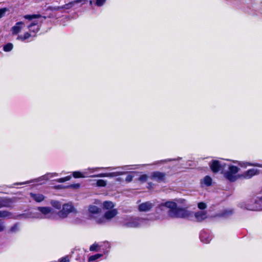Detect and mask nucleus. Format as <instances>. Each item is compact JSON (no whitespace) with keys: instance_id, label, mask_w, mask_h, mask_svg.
<instances>
[{"instance_id":"35","label":"nucleus","mask_w":262,"mask_h":262,"mask_svg":"<svg viewBox=\"0 0 262 262\" xmlns=\"http://www.w3.org/2000/svg\"><path fill=\"white\" fill-rule=\"evenodd\" d=\"M106 0H96V5L97 6L100 7L104 5Z\"/></svg>"},{"instance_id":"11","label":"nucleus","mask_w":262,"mask_h":262,"mask_svg":"<svg viewBox=\"0 0 262 262\" xmlns=\"http://www.w3.org/2000/svg\"><path fill=\"white\" fill-rule=\"evenodd\" d=\"M25 26V21H18L11 28L10 32L13 35H19V34L22 31Z\"/></svg>"},{"instance_id":"33","label":"nucleus","mask_w":262,"mask_h":262,"mask_svg":"<svg viewBox=\"0 0 262 262\" xmlns=\"http://www.w3.org/2000/svg\"><path fill=\"white\" fill-rule=\"evenodd\" d=\"M198 207L202 210H204L207 208V205L203 202H199L198 204Z\"/></svg>"},{"instance_id":"4","label":"nucleus","mask_w":262,"mask_h":262,"mask_svg":"<svg viewBox=\"0 0 262 262\" xmlns=\"http://www.w3.org/2000/svg\"><path fill=\"white\" fill-rule=\"evenodd\" d=\"M239 170V168L237 166L230 165L228 167V170L224 173V176L230 182H234L242 178L241 174H237Z\"/></svg>"},{"instance_id":"24","label":"nucleus","mask_w":262,"mask_h":262,"mask_svg":"<svg viewBox=\"0 0 262 262\" xmlns=\"http://www.w3.org/2000/svg\"><path fill=\"white\" fill-rule=\"evenodd\" d=\"M114 206V204L111 201H104L103 203V208L108 210L112 209Z\"/></svg>"},{"instance_id":"45","label":"nucleus","mask_w":262,"mask_h":262,"mask_svg":"<svg viewBox=\"0 0 262 262\" xmlns=\"http://www.w3.org/2000/svg\"><path fill=\"white\" fill-rule=\"evenodd\" d=\"M255 204H257L258 203V201L257 200H255Z\"/></svg>"},{"instance_id":"7","label":"nucleus","mask_w":262,"mask_h":262,"mask_svg":"<svg viewBox=\"0 0 262 262\" xmlns=\"http://www.w3.org/2000/svg\"><path fill=\"white\" fill-rule=\"evenodd\" d=\"M116 169L114 167H89L83 170L84 178H98L95 176L96 174H93L95 172L98 171L100 169H107L109 170H114Z\"/></svg>"},{"instance_id":"6","label":"nucleus","mask_w":262,"mask_h":262,"mask_svg":"<svg viewBox=\"0 0 262 262\" xmlns=\"http://www.w3.org/2000/svg\"><path fill=\"white\" fill-rule=\"evenodd\" d=\"M40 213L37 217L41 219H57V212L49 207H38L37 208Z\"/></svg>"},{"instance_id":"42","label":"nucleus","mask_w":262,"mask_h":262,"mask_svg":"<svg viewBox=\"0 0 262 262\" xmlns=\"http://www.w3.org/2000/svg\"><path fill=\"white\" fill-rule=\"evenodd\" d=\"M135 221H136V219H132V227H137V226L135 225Z\"/></svg>"},{"instance_id":"27","label":"nucleus","mask_w":262,"mask_h":262,"mask_svg":"<svg viewBox=\"0 0 262 262\" xmlns=\"http://www.w3.org/2000/svg\"><path fill=\"white\" fill-rule=\"evenodd\" d=\"M72 175L75 178H84L83 170L82 171H76L72 173Z\"/></svg>"},{"instance_id":"29","label":"nucleus","mask_w":262,"mask_h":262,"mask_svg":"<svg viewBox=\"0 0 262 262\" xmlns=\"http://www.w3.org/2000/svg\"><path fill=\"white\" fill-rule=\"evenodd\" d=\"M13 48V45L12 43H8L3 47V50L5 52L11 51Z\"/></svg>"},{"instance_id":"43","label":"nucleus","mask_w":262,"mask_h":262,"mask_svg":"<svg viewBox=\"0 0 262 262\" xmlns=\"http://www.w3.org/2000/svg\"><path fill=\"white\" fill-rule=\"evenodd\" d=\"M259 201L262 202V196L260 198H259Z\"/></svg>"},{"instance_id":"9","label":"nucleus","mask_w":262,"mask_h":262,"mask_svg":"<svg viewBox=\"0 0 262 262\" xmlns=\"http://www.w3.org/2000/svg\"><path fill=\"white\" fill-rule=\"evenodd\" d=\"M209 165L211 171L214 173H217L221 170L223 171L226 164L222 163L217 160H212L210 162Z\"/></svg>"},{"instance_id":"40","label":"nucleus","mask_w":262,"mask_h":262,"mask_svg":"<svg viewBox=\"0 0 262 262\" xmlns=\"http://www.w3.org/2000/svg\"><path fill=\"white\" fill-rule=\"evenodd\" d=\"M80 186L79 184H73L70 185L69 187L71 188H78Z\"/></svg>"},{"instance_id":"20","label":"nucleus","mask_w":262,"mask_h":262,"mask_svg":"<svg viewBox=\"0 0 262 262\" xmlns=\"http://www.w3.org/2000/svg\"><path fill=\"white\" fill-rule=\"evenodd\" d=\"M30 195L34 201L38 203L43 201L45 198V196L43 194L39 193H36L31 192L30 193Z\"/></svg>"},{"instance_id":"41","label":"nucleus","mask_w":262,"mask_h":262,"mask_svg":"<svg viewBox=\"0 0 262 262\" xmlns=\"http://www.w3.org/2000/svg\"><path fill=\"white\" fill-rule=\"evenodd\" d=\"M5 228L4 222L0 221V229H4Z\"/></svg>"},{"instance_id":"13","label":"nucleus","mask_w":262,"mask_h":262,"mask_svg":"<svg viewBox=\"0 0 262 262\" xmlns=\"http://www.w3.org/2000/svg\"><path fill=\"white\" fill-rule=\"evenodd\" d=\"M154 206V203L147 201L140 204L138 206V210L140 212H148L150 211Z\"/></svg>"},{"instance_id":"25","label":"nucleus","mask_w":262,"mask_h":262,"mask_svg":"<svg viewBox=\"0 0 262 262\" xmlns=\"http://www.w3.org/2000/svg\"><path fill=\"white\" fill-rule=\"evenodd\" d=\"M202 183H203L207 186H210L212 185V179L209 176H206L204 178Z\"/></svg>"},{"instance_id":"32","label":"nucleus","mask_w":262,"mask_h":262,"mask_svg":"<svg viewBox=\"0 0 262 262\" xmlns=\"http://www.w3.org/2000/svg\"><path fill=\"white\" fill-rule=\"evenodd\" d=\"M71 179V176H69L64 178H60L57 180H56V182L58 183H63L64 182L68 181L70 180Z\"/></svg>"},{"instance_id":"30","label":"nucleus","mask_w":262,"mask_h":262,"mask_svg":"<svg viewBox=\"0 0 262 262\" xmlns=\"http://www.w3.org/2000/svg\"><path fill=\"white\" fill-rule=\"evenodd\" d=\"M51 204L53 207L57 209H60L61 206V203L57 201H52Z\"/></svg>"},{"instance_id":"44","label":"nucleus","mask_w":262,"mask_h":262,"mask_svg":"<svg viewBox=\"0 0 262 262\" xmlns=\"http://www.w3.org/2000/svg\"><path fill=\"white\" fill-rule=\"evenodd\" d=\"M123 180V178H118L117 179V180Z\"/></svg>"},{"instance_id":"14","label":"nucleus","mask_w":262,"mask_h":262,"mask_svg":"<svg viewBox=\"0 0 262 262\" xmlns=\"http://www.w3.org/2000/svg\"><path fill=\"white\" fill-rule=\"evenodd\" d=\"M194 216L197 222H201L207 218V212L204 210L198 211L194 213Z\"/></svg>"},{"instance_id":"39","label":"nucleus","mask_w":262,"mask_h":262,"mask_svg":"<svg viewBox=\"0 0 262 262\" xmlns=\"http://www.w3.org/2000/svg\"><path fill=\"white\" fill-rule=\"evenodd\" d=\"M6 11V9H0V18L2 17Z\"/></svg>"},{"instance_id":"17","label":"nucleus","mask_w":262,"mask_h":262,"mask_svg":"<svg viewBox=\"0 0 262 262\" xmlns=\"http://www.w3.org/2000/svg\"><path fill=\"white\" fill-rule=\"evenodd\" d=\"M88 210L91 217H96L100 212L101 209L96 206L90 205Z\"/></svg>"},{"instance_id":"1","label":"nucleus","mask_w":262,"mask_h":262,"mask_svg":"<svg viewBox=\"0 0 262 262\" xmlns=\"http://www.w3.org/2000/svg\"><path fill=\"white\" fill-rule=\"evenodd\" d=\"M26 21L25 25H27L28 31L17 36L16 39L24 42H29L33 39L36 33L39 31L41 24L46 17L39 14L25 15L23 16Z\"/></svg>"},{"instance_id":"3","label":"nucleus","mask_w":262,"mask_h":262,"mask_svg":"<svg viewBox=\"0 0 262 262\" xmlns=\"http://www.w3.org/2000/svg\"><path fill=\"white\" fill-rule=\"evenodd\" d=\"M116 169H119L118 171L112 172H107V173H101L99 174H97L95 176L98 177L99 178H103V177H108V178H113L119 176H123L126 174V177H125V181L127 182H129L131 181V175L130 173L126 171L127 170H129V166H126L124 167H115ZM115 170V169H114Z\"/></svg>"},{"instance_id":"23","label":"nucleus","mask_w":262,"mask_h":262,"mask_svg":"<svg viewBox=\"0 0 262 262\" xmlns=\"http://www.w3.org/2000/svg\"><path fill=\"white\" fill-rule=\"evenodd\" d=\"M91 251L98 252L101 250V243H98L95 242L90 247Z\"/></svg>"},{"instance_id":"2","label":"nucleus","mask_w":262,"mask_h":262,"mask_svg":"<svg viewBox=\"0 0 262 262\" xmlns=\"http://www.w3.org/2000/svg\"><path fill=\"white\" fill-rule=\"evenodd\" d=\"M160 206H165L169 209V214L172 217L187 218L191 215V212L186 209L177 207L176 203L173 201H167L161 204Z\"/></svg>"},{"instance_id":"28","label":"nucleus","mask_w":262,"mask_h":262,"mask_svg":"<svg viewBox=\"0 0 262 262\" xmlns=\"http://www.w3.org/2000/svg\"><path fill=\"white\" fill-rule=\"evenodd\" d=\"M11 213L6 210H1L0 211V218L3 217H9L11 216Z\"/></svg>"},{"instance_id":"16","label":"nucleus","mask_w":262,"mask_h":262,"mask_svg":"<svg viewBox=\"0 0 262 262\" xmlns=\"http://www.w3.org/2000/svg\"><path fill=\"white\" fill-rule=\"evenodd\" d=\"M259 173V170L254 168H251L248 169L247 171L245 172L243 174H241L242 178L243 177L245 179H250L253 176Z\"/></svg>"},{"instance_id":"34","label":"nucleus","mask_w":262,"mask_h":262,"mask_svg":"<svg viewBox=\"0 0 262 262\" xmlns=\"http://www.w3.org/2000/svg\"><path fill=\"white\" fill-rule=\"evenodd\" d=\"M238 164L241 166V167H246L248 166H253L254 165V164L249 163V162H239L238 163Z\"/></svg>"},{"instance_id":"8","label":"nucleus","mask_w":262,"mask_h":262,"mask_svg":"<svg viewBox=\"0 0 262 262\" xmlns=\"http://www.w3.org/2000/svg\"><path fill=\"white\" fill-rule=\"evenodd\" d=\"M74 207L71 204H64L62 209L57 213V219L58 217L62 219L66 217L70 213L74 211Z\"/></svg>"},{"instance_id":"15","label":"nucleus","mask_w":262,"mask_h":262,"mask_svg":"<svg viewBox=\"0 0 262 262\" xmlns=\"http://www.w3.org/2000/svg\"><path fill=\"white\" fill-rule=\"evenodd\" d=\"M166 174L164 172L160 171H154L151 174V178L158 181L161 182L164 181Z\"/></svg>"},{"instance_id":"5","label":"nucleus","mask_w":262,"mask_h":262,"mask_svg":"<svg viewBox=\"0 0 262 262\" xmlns=\"http://www.w3.org/2000/svg\"><path fill=\"white\" fill-rule=\"evenodd\" d=\"M58 176V174L56 172L54 173H49L46 174H45L43 176H42L37 179H32L29 181H25L24 182H20V183H15L13 184V185L8 186V187L9 188H13L14 185H24V184H28L31 183H39V184H42V183H41V181H46L48 180H49L50 178H53L54 177H57Z\"/></svg>"},{"instance_id":"37","label":"nucleus","mask_w":262,"mask_h":262,"mask_svg":"<svg viewBox=\"0 0 262 262\" xmlns=\"http://www.w3.org/2000/svg\"><path fill=\"white\" fill-rule=\"evenodd\" d=\"M21 227L20 224L19 223H16L14 224L11 228V229H18Z\"/></svg>"},{"instance_id":"19","label":"nucleus","mask_w":262,"mask_h":262,"mask_svg":"<svg viewBox=\"0 0 262 262\" xmlns=\"http://www.w3.org/2000/svg\"><path fill=\"white\" fill-rule=\"evenodd\" d=\"M111 247V244L108 242H103L101 243V250L103 254L107 255Z\"/></svg>"},{"instance_id":"46","label":"nucleus","mask_w":262,"mask_h":262,"mask_svg":"<svg viewBox=\"0 0 262 262\" xmlns=\"http://www.w3.org/2000/svg\"><path fill=\"white\" fill-rule=\"evenodd\" d=\"M90 4H92V1H90Z\"/></svg>"},{"instance_id":"22","label":"nucleus","mask_w":262,"mask_h":262,"mask_svg":"<svg viewBox=\"0 0 262 262\" xmlns=\"http://www.w3.org/2000/svg\"><path fill=\"white\" fill-rule=\"evenodd\" d=\"M103 255V254H96L92 255L89 257L88 261L89 262H97Z\"/></svg>"},{"instance_id":"21","label":"nucleus","mask_w":262,"mask_h":262,"mask_svg":"<svg viewBox=\"0 0 262 262\" xmlns=\"http://www.w3.org/2000/svg\"><path fill=\"white\" fill-rule=\"evenodd\" d=\"M200 239L204 243H208L211 241V237L207 232L203 230L200 233Z\"/></svg>"},{"instance_id":"18","label":"nucleus","mask_w":262,"mask_h":262,"mask_svg":"<svg viewBox=\"0 0 262 262\" xmlns=\"http://www.w3.org/2000/svg\"><path fill=\"white\" fill-rule=\"evenodd\" d=\"M12 201L7 198H0V208H10L12 206Z\"/></svg>"},{"instance_id":"36","label":"nucleus","mask_w":262,"mask_h":262,"mask_svg":"<svg viewBox=\"0 0 262 262\" xmlns=\"http://www.w3.org/2000/svg\"><path fill=\"white\" fill-rule=\"evenodd\" d=\"M147 178L148 177L146 174H142L140 177L139 179L141 181L145 182L146 181H147Z\"/></svg>"},{"instance_id":"38","label":"nucleus","mask_w":262,"mask_h":262,"mask_svg":"<svg viewBox=\"0 0 262 262\" xmlns=\"http://www.w3.org/2000/svg\"><path fill=\"white\" fill-rule=\"evenodd\" d=\"M59 262H69V258L68 256H66L59 260Z\"/></svg>"},{"instance_id":"12","label":"nucleus","mask_w":262,"mask_h":262,"mask_svg":"<svg viewBox=\"0 0 262 262\" xmlns=\"http://www.w3.org/2000/svg\"><path fill=\"white\" fill-rule=\"evenodd\" d=\"M234 211L233 209H225L214 215L215 218H228L232 216Z\"/></svg>"},{"instance_id":"26","label":"nucleus","mask_w":262,"mask_h":262,"mask_svg":"<svg viewBox=\"0 0 262 262\" xmlns=\"http://www.w3.org/2000/svg\"><path fill=\"white\" fill-rule=\"evenodd\" d=\"M72 5H73V3H71L67 4H66L63 6H61V7H60V6L55 7L53 8V9L56 11H58V10H60L61 9H69L72 7Z\"/></svg>"},{"instance_id":"10","label":"nucleus","mask_w":262,"mask_h":262,"mask_svg":"<svg viewBox=\"0 0 262 262\" xmlns=\"http://www.w3.org/2000/svg\"><path fill=\"white\" fill-rule=\"evenodd\" d=\"M118 214V211L116 209H112L107 211L103 216L97 219V221L99 223H103L106 220H110Z\"/></svg>"},{"instance_id":"31","label":"nucleus","mask_w":262,"mask_h":262,"mask_svg":"<svg viewBox=\"0 0 262 262\" xmlns=\"http://www.w3.org/2000/svg\"><path fill=\"white\" fill-rule=\"evenodd\" d=\"M96 185L98 187H105L106 185V181L103 180H98L96 182Z\"/></svg>"}]
</instances>
